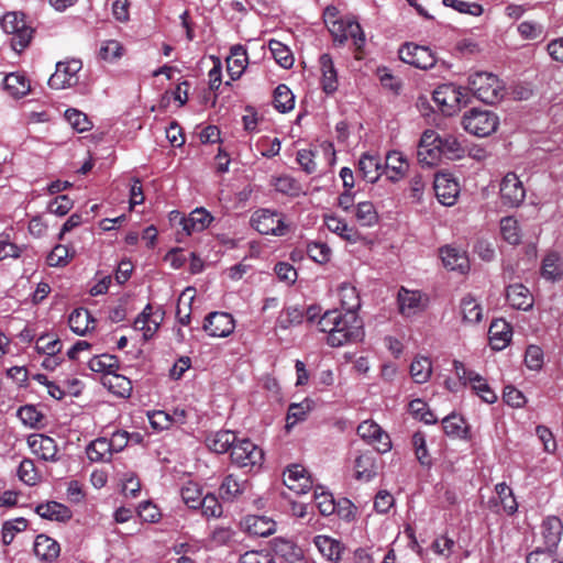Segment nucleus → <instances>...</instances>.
Here are the masks:
<instances>
[{
    "instance_id": "obj_16",
    "label": "nucleus",
    "mask_w": 563,
    "mask_h": 563,
    "mask_svg": "<svg viewBox=\"0 0 563 563\" xmlns=\"http://www.w3.org/2000/svg\"><path fill=\"white\" fill-rule=\"evenodd\" d=\"M202 328L210 336L224 338L233 332L234 320L228 312L213 311L205 318Z\"/></svg>"
},
{
    "instance_id": "obj_38",
    "label": "nucleus",
    "mask_w": 563,
    "mask_h": 563,
    "mask_svg": "<svg viewBox=\"0 0 563 563\" xmlns=\"http://www.w3.org/2000/svg\"><path fill=\"white\" fill-rule=\"evenodd\" d=\"M313 543L320 553L329 561H338L341 558L342 547L339 541L328 536H317Z\"/></svg>"
},
{
    "instance_id": "obj_19",
    "label": "nucleus",
    "mask_w": 563,
    "mask_h": 563,
    "mask_svg": "<svg viewBox=\"0 0 563 563\" xmlns=\"http://www.w3.org/2000/svg\"><path fill=\"white\" fill-rule=\"evenodd\" d=\"M397 301L399 312L405 317H411L424 309L423 296L419 290H409L401 287L398 291Z\"/></svg>"
},
{
    "instance_id": "obj_60",
    "label": "nucleus",
    "mask_w": 563,
    "mask_h": 563,
    "mask_svg": "<svg viewBox=\"0 0 563 563\" xmlns=\"http://www.w3.org/2000/svg\"><path fill=\"white\" fill-rule=\"evenodd\" d=\"M137 516L144 521L148 523L158 522L162 514L158 507L153 504L151 500H145L140 503L136 508Z\"/></svg>"
},
{
    "instance_id": "obj_64",
    "label": "nucleus",
    "mask_w": 563,
    "mask_h": 563,
    "mask_svg": "<svg viewBox=\"0 0 563 563\" xmlns=\"http://www.w3.org/2000/svg\"><path fill=\"white\" fill-rule=\"evenodd\" d=\"M527 563H562L555 555L553 549L536 550L527 558Z\"/></svg>"
},
{
    "instance_id": "obj_24",
    "label": "nucleus",
    "mask_w": 563,
    "mask_h": 563,
    "mask_svg": "<svg viewBox=\"0 0 563 563\" xmlns=\"http://www.w3.org/2000/svg\"><path fill=\"white\" fill-rule=\"evenodd\" d=\"M508 303L518 310H529L533 306V298L530 290L522 284L508 286L506 291Z\"/></svg>"
},
{
    "instance_id": "obj_59",
    "label": "nucleus",
    "mask_w": 563,
    "mask_h": 563,
    "mask_svg": "<svg viewBox=\"0 0 563 563\" xmlns=\"http://www.w3.org/2000/svg\"><path fill=\"white\" fill-rule=\"evenodd\" d=\"M438 146H440L441 155L445 154L451 158L460 157L463 153L461 143L453 135L441 136Z\"/></svg>"
},
{
    "instance_id": "obj_57",
    "label": "nucleus",
    "mask_w": 563,
    "mask_h": 563,
    "mask_svg": "<svg viewBox=\"0 0 563 563\" xmlns=\"http://www.w3.org/2000/svg\"><path fill=\"white\" fill-rule=\"evenodd\" d=\"M62 346L58 338L51 339L48 333H43L36 340L35 350L38 354H59Z\"/></svg>"
},
{
    "instance_id": "obj_18",
    "label": "nucleus",
    "mask_w": 563,
    "mask_h": 563,
    "mask_svg": "<svg viewBox=\"0 0 563 563\" xmlns=\"http://www.w3.org/2000/svg\"><path fill=\"white\" fill-rule=\"evenodd\" d=\"M27 444L32 452L43 461H58V446L53 438L45 434H33L27 438Z\"/></svg>"
},
{
    "instance_id": "obj_28",
    "label": "nucleus",
    "mask_w": 563,
    "mask_h": 563,
    "mask_svg": "<svg viewBox=\"0 0 563 563\" xmlns=\"http://www.w3.org/2000/svg\"><path fill=\"white\" fill-rule=\"evenodd\" d=\"M34 554L42 561L53 562L60 552L59 543L46 534H38L34 541Z\"/></svg>"
},
{
    "instance_id": "obj_32",
    "label": "nucleus",
    "mask_w": 563,
    "mask_h": 563,
    "mask_svg": "<svg viewBox=\"0 0 563 563\" xmlns=\"http://www.w3.org/2000/svg\"><path fill=\"white\" fill-rule=\"evenodd\" d=\"M563 525L558 517H548L541 526V534L548 549H555L561 540Z\"/></svg>"
},
{
    "instance_id": "obj_62",
    "label": "nucleus",
    "mask_w": 563,
    "mask_h": 563,
    "mask_svg": "<svg viewBox=\"0 0 563 563\" xmlns=\"http://www.w3.org/2000/svg\"><path fill=\"white\" fill-rule=\"evenodd\" d=\"M74 206V201L67 195L55 197L47 207L49 213L63 217L67 214Z\"/></svg>"
},
{
    "instance_id": "obj_4",
    "label": "nucleus",
    "mask_w": 563,
    "mask_h": 563,
    "mask_svg": "<svg viewBox=\"0 0 563 563\" xmlns=\"http://www.w3.org/2000/svg\"><path fill=\"white\" fill-rule=\"evenodd\" d=\"M1 27L12 34L11 46L18 53L23 52L33 38L34 29L26 24L22 12H7L1 20Z\"/></svg>"
},
{
    "instance_id": "obj_22",
    "label": "nucleus",
    "mask_w": 563,
    "mask_h": 563,
    "mask_svg": "<svg viewBox=\"0 0 563 563\" xmlns=\"http://www.w3.org/2000/svg\"><path fill=\"white\" fill-rule=\"evenodd\" d=\"M321 70V87L327 95H332L338 90V73L332 57L329 54H322L319 58Z\"/></svg>"
},
{
    "instance_id": "obj_41",
    "label": "nucleus",
    "mask_w": 563,
    "mask_h": 563,
    "mask_svg": "<svg viewBox=\"0 0 563 563\" xmlns=\"http://www.w3.org/2000/svg\"><path fill=\"white\" fill-rule=\"evenodd\" d=\"M180 497L189 509L198 510L203 498L202 488L198 483L188 481L180 488Z\"/></svg>"
},
{
    "instance_id": "obj_12",
    "label": "nucleus",
    "mask_w": 563,
    "mask_h": 563,
    "mask_svg": "<svg viewBox=\"0 0 563 563\" xmlns=\"http://www.w3.org/2000/svg\"><path fill=\"white\" fill-rule=\"evenodd\" d=\"M399 58L420 69H430L435 64V57L429 47L411 43H406L399 48Z\"/></svg>"
},
{
    "instance_id": "obj_49",
    "label": "nucleus",
    "mask_w": 563,
    "mask_h": 563,
    "mask_svg": "<svg viewBox=\"0 0 563 563\" xmlns=\"http://www.w3.org/2000/svg\"><path fill=\"white\" fill-rule=\"evenodd\" d=\"M268 48L278 65L288 69L294 64V56L289 48L279 41L272 40L268 43Z\"/></svg>"
},
{
    "instance_id": "obj_52",
    "label": "nucleus",
    "mask_w": 563,
    "mask_h": 563,
    "mask_svg": "<svg viewBox=\"0 0 563 563\" xmlns=\"http://www.w3.org/2000/svg\"><path fill=\"white\" fill-rule=\"evenodd\" d=\"M27 528V520L23 517L13 520L4 521L2 525V543L9 545L14 540L18 532L24 531Z\"/></svg>"
},
{
    "instance_id": "obj_39",
    "label": "nucleus",
    "mask_w": 563,
    "mask_h": 563,
    "mask_svg": "<svg viewBox=\"0 0 563 563\" xmlns=\"http://www.w3.org/2000/svg\"><path fill=\"white\" fill-rule=\"evenodd\" d=\"M432 374V363L427 356H417L410 364V375L415 383H427Z\"/></svg>"
},
{
    "instance_id": "obj_40",
    "label": "nucleus",
    "mask_w": 563,
    "mask_h": 563,
    "mask_svg": "<svg viewBox=\"0 0 563 563\" xmlns=\"http://www.w3.org/2000/svg\"><path fill=\"white\" fill-rule=\"evenodd\" d=\"M338 291L342 309H344L345 312L356 313L361 307V300L356 288L351 284L344 283L339 287Z\"/></svg>"
},
{
    "instance_id": "obj_43",
    "label": "nucleus",
    "mask_w": 563,
    "mask_h": 563,
    "mask_svg": "<svg viewBox=\"0 0 563 563\" xmlns=\"http://www.w3.org/2000/svg\"><path fill=\"white\" fill-rule=\"evenodd\" d=\"M541 275L543 278L554 282L563 275V266L556 253H549L542 261Z\"/></svg>"
},
{
    "instance_id": "obj_56",
    "label": "nucleus",
    "mask_w": 563,
    "mask_h": 563,
    "mask_svg": "<svg viewBox=\"0 0 563 563\" xmlns=\"http://www.w3.org/2000/svg\"><path fill=\"white\" fill-rule=\"evenodd\" d=\"M199 509L206 518H220L223 512L222 505L218 497L211 493L203 495Z\"/></svg>"
},
{
    "instance_id": "obj_26",
    "label": "nucleus",
    "mask_w": 563,
    "mask_h": 563,
    "mask_svg": "<svg viewBox=\"0 0 563 563\" xmlns=\"http://www.w3.org/2000/svg\"><path fill=\"white\" fill-rule=\"evenodd\" d=\"M324 224L329 231L338 234L341 239L357 243L361 240V233L353 227H350L343 219L336 216H325Z\"/></svg>"
},
{
    "instance_id": "obj_53",
    "label": "nucleus",
    "mask_w": 563,
    "mask_h": 563,
    "mask_svg": "<svg viewBox=\"0 0 563 563\" xmlns=\"http://www.w3.org/2000/svg\"><path fill=\"white\" fill-rule=\"evenodd\" d=\"M314 503L322 516H330L334 514L336 504L331 493L323 489V487H317L314 489Z\"/></svg>"
},
{
    "instance_id": "obj_1",
    "label": "nucleus",
    "mask_w": 563,
    "mask_h": 563,
    "mask_svg": "<svg viewBox=\"0 0 563 563\" xmlns=\"http://www.w3.org/2000/svg\"><path fill=\"white\" fill-rule=\"evenodd\" d=\"M318 329L328 334L327 343L339 347L361 341L364 336L363 321L354 312L328 310L318 320Z\"/></svg>"
},
{
    "instance_id": "obj_50",
    "label": "nucleus",
    "mask_w": 563,
    "mask_h": 563,
    "mask_svg": "<svg viewBox=\"0 0 563 563\" xmlns=\"http://www.w3.org/2000/svg\"><path fill=\"white\" fill-rule=\"evenodd\" d=\"M443 430L446 435L453 438H465L467 428L464 419L459 415H449L442 420Z\"/></svg>"
},
{
    "instance_id": "obj_7",
    "label": "nucleus",
    "mask_w": 563,
    "mask_h": 563,
    "mask_svg": "<svg viewBox=\"0 0 563 563\" xmlns=\"http://www.w3.org/2000/svg\"><path fill=\"white\" fill-rule=\"evenodd\" d=\"M467 92L454 84H444L433 91V100L445 115H452L467 103Z\"/></svg>"
},
{
    "instance_id": "obj_14",
    "label": "nucleus",
    "mask_w": 563,
    "mask_h": 563,
    "mask_svg": "<svg viewBox=\"0 0 563 563\" xmlns=\"http://www.w3.org/2000/svg\"><path fill=\"white\" fill-rule=\"evenodd\" d=\"M357 434L372 444L378 453H386L391 449L389 435L379 424L372 420H365L357 427Z\"/></svg>"
},
{
    "instance_id": "obj_30",
    "label": "nucleus",
    "mask_w": 563,
    "mask_h": 563,
    "mask_svg": "<svg viewBox=\"0 0 563 563\" xmlns=\"http://www.w3.org/2000/svg\"><path fill=\"white\" fill-rule=\"evenodd\" d=\"M358 173L366 181L371 184L376 183L382 175L379 157L368 153L363 154L358 161Z\"/></svg>"
},
{
    "instance_id": "obj_33",
    "label": "nucleus",
    "mask_w": 563,
    "mask_h": 563,
    "mask_svg": "<svg viewBox=\"0 0 563 563\" xmlns=\"http://www.w3.org/2000/svg\"><path fill=\"white\" fill-rule=\"evenodd\" d=\"M245 479H240L235 474H229L219 487V495L223 501H233L241 496L245 489Z\"/></svg>"
},
{
    "instance_id": "obj_37",
    "label": "nucleus",
    "mask_w": 563,
    "mask_h": 563,
    "mask_svg": "<svg viewBox=\"0 0 563 563\" xmlns=\"http://www.w3.org/2000/svg\"><path fill=\"white\" fill-rule=\"evenodd\" d=\"M93 321L90 311L85 308L74 309L68 317L70 330L78 335H85L89 329V323Z\"/></svg>"
},
{
    "instance_id": "obj_48",
    "label": "nucleus",
    "mask_w": 563,
    "mask_h": 563,
    "mask_svg": "<svg viewBox=\"0 0 563 563\" xmlns=\"http://www.w3.org/2000/svg\"><path fill=\"white\" fill-rule=\"evenodd\" d=\"M495 492L504 511L514 515L518 510V503L512 489L506 483H499L495 486Z\"/></svg>"
},
{
    "instance_id": "obj_5",
    "label": "nucleus",
    "mask_w": 563,
    "mask_h": 563,
    "mask_svg": "<svg viewBox=\"0 0 563 563\" xmlns=\"http://www.w3.org/2000/svg\"><path fill=\"white\" fill-rule=\"evenodd\" d=\"M498 123V117L494 112L476 108L466 112L462 121L465 131L478 137H485L495 132Z\"/></svg>"
},
{
    "instance_id": "obj_17",
    "label": "nucleus",
    "mask_w": 563,
    "mask_h": 563,
    "mask_svg": "<svg viewBox=\"0 0 563 563\" xmlns=\"http://www.w3.org/2000/svg\"><path fill=\"white\" fill-rule=\"evenodd\" d=\"M440 257L443 266L449 271L465 274L470 269V261L465 251L452 245L440 249Z\"/></svg>"
},
{
    "instance_id": "obj_23",
    "label": "nucleus",
    "mask_w": 563,
    "mask_h": 563,
    "mask_svg": "<svg viewBox=\"0 0 563 563\" xmlns=\"http://www.w3.org/2000/svg\"><path fill=\"white\" fill-rule=\"evenodd\" d=\"M409 164L406 156L398 151H391L386 156L385 173L387 178L396 183L400 180L408 172Z\"/></svg>"
},
{
    "instance_id": "obj_61",
    "label": "nucleus",
    "mask_w": 563,
    "mask_h": 563,
    "mask_svg": "<svg viewBox=\"0 0 563 563\" xmlns=\"http://www.w3.org/2000/svg\"><path fill=\"white\" fill-rule=\"evenodd\" d=\"M70 257L69 249L66 245L57 244L47 255V264L52 267H62L68 264Z\"/></svg>"
},
{
    "instance_id": "obj_6",
    "label": "nucleus",
    "mask_w": 563,
    "mask_h": 563,
    "mask_svg": "<svg viewBox=\"0 0 563 563\" xmlns=\"http://www.w3.org/2000/svg\"><path fill=\"white\" fill-rule=\"evenodd\" d=\"M455 375L463 386L471 385L473 391L486 404H494L497 400L496 393L488 385L487 380L478 373L467 369L465 365L457 360L453 361Z\"/></svg>"
},
{
    "instance_id": "obj_11",
    "label": "nucleus",
    "mask_w": 563,
    "mask_h": 563,
    "mask_svg": "<svg viewBox=\"0 0 563 563\" xmlns=\"http://www.w3.org/2000/svg\"><path fill=\"white\" fill-rule=\"evenodd\" d=\"M499 195L503 205L515 208L523 202L526 189L522 181L515 173H508L500 181Z\"/></svg>"
},
{
    "instance_id": "obj_2",
    "label": "nucleus",
    "mask_w": 563,
    "mask_h": 563,
    "mask_svg": "<svg viewBox=\"0 0 563 563\" xmlns=\"http://www.w3.org/2000/svg\"><path fill=\"white\" fill-rule=\"evenodd\" d=\"M336 14L334 7H328L323 14L333 41L342 45L351 38L355 47L361 49L365 45V35L360 23L352 19L338 18Z\"/></svg>"
},
{
    "instance_id": "obj_35",
    "label": "nucleus",
    "mask_w": 563,
    "mask_h": 563,
    "mask_svg": "<svg viewBox=\"0 0 563 563\" xmlns=\"http://www.w3.org/2000/svg\"><path fill=\"white\" fill-rule=\"evenodd\" d=\"M88 367L96 373H102L108 376L113 375L120 368L119 358L109 353L96 355L88 362Z\"/></svg>"
},
{
    "instance_id": "obj_44",
    "label": "nucleus",
    "mask_w": 563,
    "mask_h": 563,
    "mask_svg": "<svg viewBox=\"0 0 563 563\" xmlns=\"http://www.w3.org/2000/svg\"><path fill=\"white\" fill-rule=\"evenodd\" d=\"M102 384L107 386L112 394L123 398H129L133 389L131 380L119 375L117 372L111 375V377L104 378Z\"/></svg>"
},
{
    "instance_id": "obj_25",
    "label": "nucleus",
    "mask_w": 563,
    "mask_h": 563,
    "mask_svg": "<svg viewBox=\"0 0 563 563\" xmlns=\"http://www.w3.org/2000/svg\"><path fill=\"white\" fill-rule=\"evenodd\" d=\"M488 334L492 349L501 351L509 344L512 331L505 320H495L489 327Z\"/></svg>"
},
{
    "instance_id": "obj_31",
    "label": "nucleus",
    "mask_w": 563,
    "mask_h": 563,
    "mask_svg": "<svg viewBox=\"0 0 563 563\" xmlns=\"http://www.w3.org/2000/svg\"><path fill=\"white\" fill-rule=\"evenodd\" d=\"M86 454L92 463H107L112 460L113 453L104 437L92 440L86 448Z\"/></svg>"
},
{
    "instance_id": "obj_42",
    "label": "nucleus",
    "mask_w": 563,
    "mask_h": 563,
    "mask_svg": "<svg viewBox=\"0 0 563 563\" xmlns=\"http://www.w3.org/2000/svg\"><path fill=\"white\" fill-rule=\"evenodd\" d=\"M461 313L464 322L475 324L483 318V308L474 297L467 295L461 300Z\"/></svg>"
},
{
    "instance_id": "obj_10",
    "label": "nucleus",
    "mask_w": 563,
    "mask_h": 563,
    "mask_svg": "<svg viewBox=\"0 0 563 563\" xmlns=\"http://www.w3.org/2000/svg\"><path fill=\"white\" fill-rule=\"evenodd\" d=\"M173 217L170 220H176L179 218V225H181L183 231L186 235H191L192 233L202 232L206 230L211 222L213 221L212 214L205 208H196L192 210L188 217L183 216L179 211H172Z\"/></svg>"
},
{
    "instance_id": "obj_47",
    "label": "nucleus",
    "mask_w": 563,
    "mask_h": 563,
    "mask_svg": "<svg viewBox=\"0 0 563 563\" xmlns=\"http://www.w3.org/2000/svg\"><path fill=\"white\" fill-rule=\"evenodd\" d=\"M500 233L503 239L511 245H518L521 242L519 223L514 217H504L500 220Z\"/></svg>"
},
{
    "instance_id": "obj_20",
    "label": "nucleus",
    "mask_w": 563,
    "mask_h": 563,
    "mask_svg": "<svg viewBox=\"0 0 563 563\" xmlns=\"http://www.w3.org/2000/svg\"><path fill=\"white\" fill-rule=\"evenodd\" d=\"M35 512L43 519L57 522H67L73 517L69 507L55 500L38 504Z\"/></svg>"
},
{
    "instance_id": "obj_46",
    "label": "nucleus",
    "mask_w": 563,
    "mask_h": 563,
    "mask_svg": "<svg viewBox=\"0 0 563 563\" xmlns=\"http://www.w3.org/2000/svg\"><path fill=\"white\" fill-rule=\"evenodd\" d=\"M355 219L362 227H373L378 221V213L371 201H362L354 208Z\"/></svg>"
},
{
    "instance_id": "obj_9",
    "label": "nucleus",
    "mask_w": 563,
    "mask_h": 563,
    "mask_svg": "<svg viewBox=\"0 0 563 563\" xmlns=\"http://www.w3.org/2000/svg\"><path fill=\"white\" fill-rule=\"evenodd\" d=\"M81 67L82 63L80 59L73 58L67 62H58L55 73L48 78V86L56 90L75 86L78 81L77 74Z\"/></svg>"
},
{
    "instance_id": "obj_3",
    "label": "nucleus",
    "mask_w": 563,
    "mask_h": 563,
    "mask_svg": "<svg viewBox=\"0 0 563 563\" xmlns=\"http://www.w3.org/2000/svg\"><path fill=\"white\" fill-rule=\"evenodd\" d=\"M468 88L478 100L489 104L500 101L505 93V86L499 78L486 71L470 75Z\"/></svg>"
},
{
    "instance_id": "obj_13",
    "label": "nucleus",
    "mask_w": 563,
    "mask_h": 563,
    "mask_svg": "<svg viewBox=\"0 0 563 563\" xmlns=\"http://www.w3.org/2000/svg\"><path fill=\"white\" fill-rule=\"evenodd\" d=\"M284 485L297 495L307 494L313 486L312 478L300 464H291L283 473Z\"/></svg>"
},
{
    "instance_id": "obj_29",
    "label": "nucleus",
    "mask_w": 563,
    "mask_h": 563,
    "mask_svg": "<svg viewBox=\"0 0 563 563\" xmlns=\"http://www.w3.org/2000/svg\"><path fill=\"white\" fill-rule=\"evenodd\" d=\"M355 477L360 481L368 482L377 473L376 456L373 452H364L355 459Z\"/></svg>"
},
{
    "instance_id": "obj_34",
    "label": "nucleus",
    "mask_w": 563,
    "mask_h": 563,
    "mask_svg": "<svg viewBox=\"0 0 563 563\" xmlns=\"http://www.w3.org/2000/svg\"><path fill=\"white\" fill-rule=\"evenodd\" d=\"M276 531V522L265 515H249V537H268Z\"/></svg>"
},
{
    "instance_id": "obj_54",
    "label": "nucleus",
    "mask_w": 563,
    "mask_h": 563,
    "mask_svg": "<svg viewBox=\"0 0 563 563\" xmlns=\"http://www.w3.org/2000/svg\"><path fill=\"white\" fill-rule=\"evenodd\" d=\"M64 117L77 132H86L92 128V123L88 117L75 108L67 109L64 113Z\"/></svg>"
},
{
    "instance_id": "obj_21",
    "label": "nucleus",
    "mask_w": 563,
    "mask_h": 563,
    "mask_svg": "<svg viewBox=\"0 0 563 563\" xmlns=\"http://www.w3.org/2000/svg\"><path fill=\"white\" fill-rule=\"evenodd\" d=\"M225 62L230 79H240L246 70V48L241 44L232 46Z\"/></svg>"
},
{
    "instance_id": "obj_8",
    "label": "nucleus",
    "mask_w": 563,
    "mask_h": 563,
    "mask_svg": "<svg viewBox=\"0 0 563 563\" xmlns=\"http://www.w3.org/2000/svg\"><path fill=\"white\" fill-rule=\"evenodd\" d=\"M252 225L261 234L282 236L288 231V225L284 222V216L271 209L255 211L252 216Z\"/></svg>"
},
{
    "instance_id": "obj_27",
    "label": "nucleus",
    "mask_w": 563,
    "mask_h": 563,
    "mask_svg": "<svg viewBox=\"0 0 563 563\" xmlns=\"http://www.w3.org/2000/svg\"><path fill=\"white\" fill-rule=\"evenodd\" d=\"M4 89L15 99H21L31 91V82L27 76L21 71L10 73L3 80Z\"/></svg>"
},
{
    "instance_id": "obj_36",
    "label": "nucleus",
    "mask_w": 563,
    "mask_h": 563,
    "mask_svg": "<svg viewBox=\"0 0 563 563\" xmlns=\"http://www.w3.org/2000/svg\"><path fill=\"white\" fill-rule=\"evenodd\" d=\"M238 440L235 432L230 430H220L207 437L208 448L216 453H225L233 446Z\"/></svg>"
},
{
    "instance_id": "obj_51",
    "label": "nucleus",
    "mask_w": 563,
    "mask_h": 563,
    "mask_svg": "<svg viewBox=\"0 0 563 563\" xmlns=\"http://www.w3.org/2000/svg\"><path fill=\"white\" fill-rule=\"evenodd\" d=\"M312 408L313 401L308 398L301 402L290 404L287 412V428H290L297 422L302 421Z\"/></svg>"
},
{
    "instance_id": "obj_63",
    "label": "nucleus",
    "mask_w": 563,
    "mask_h": 563,
    "mask_svg": "<svg viewBox=\"0 0 563 563\" xmlns=\"http://www.w3.org/2000/svg\"><path fill=\"white\" fill-rule=\"evenodd\" d=\"M307 253L312 261L319 264L327 263L331 256L330 247L320 242L309 243L307 246Z\"/></svg>"
},
{
    "instance_id": "obj_15",
    "label": "nucleus",
    "mask_w": 563,
    "mask_h": 563,
    "mask_svg": "<svg viewBox=\"0 0 563 563\" xmlns=\"http://www.w3.org/2000/svg\"><path fill=\"white\" fill-rule=\"evenodd\" d=\"M433 188L440 203L450 207L456 202L460 194V185L450 174H437L433 181Z\"/></svg>"
},
{
    "instance_id": "obj_45",
    "label": "nucleus",
    "mask_w": 563,
    "mask_h": 563,
    "mask_svg": "<svg viewBox=\"0 0 563 563\" xmlns=\"http://www.w3.org/2000/svg\"><path fill=\"white\" fill-rule=\"evenodd\" d=\"M274 107L280 113H286L295 107V96L291 90L284 84L278 85L274 90Z\"/></svg>"
},
{
    "instance_id": "obj_58",
    "label": "nucleus",
    "mask_w": 563,
    "mask_h": 563,
    "mask_svg": "<svg viewBox=\"0 0 563 563\" xmlns=\"http://www.w3.org/2000/svg\"><path fill=\"white\" fill-rule=\"evenodd\" d=\"M18 418L23 424L35 428L43 420L44 415L34 405L21 406L16 411Z\"/></svg>"
},
{
    "instance_id": "obj_55",
    "label": "nucleus",
    "mask_w": 563,
    "mask_h": 563,
    "mask_svg": "<svg viewBox=\"0 0 563 563\" xmlns=\"http://www.w3.org/2000/svg\"><path fill=\"white\" fill-rule=\"evenodd\" d=\"M18 476L21 482L34 486L40 481L35 464L31 459H23L18 467Z\"/></svg>"
}]
</instances>
